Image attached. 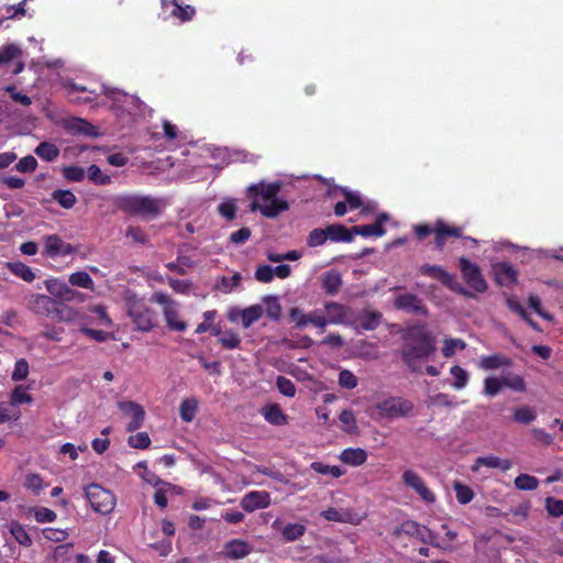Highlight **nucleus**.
I'll list each match as a JSON object with an SVG mask.
<instances>
[{"instance_id":"f257e3e1","label":"nucleus","mask_w":563,"mask_h":563,"mask_svg":"<svg viewBox=\"0 0 563 563\" xmlns=\"http://www.w3.org/2000/svg\"><path fill=\"white\" fill-rule=\"evenodd\" d=\"M400 357L411 373L421 374L423 363L434 358L437 353V335L426 324L407 328L402 334Z\"/></svg>"},{"instance_id":"f03ea898","label":"nucleus","mask_w":563,"mask_h":563,"mask_svg":"<svg viewBox=\"0 0 563 563\" xmlns=\"http://www.w3.org/2000/svg\"><path fill=\"white\" fill-rule=\"evenodd\" d=\"M114 205L120 211L146 221L156 219L165 207L161 199L142 195L118 196Z\"/></svg>"},{"instance_id":"7ed1b4c3","label":"nucleus","mask_w":563,"mask_h":563,"mask_svg":"<svg viewBox=\"0 0 563 563\" xmlns=\"http://www.w3.org/2000/svg\"><path fill=\"white\" fill-rule=\"evenodd\" d=\"M280 188L282 184L279 181L272 184L261 183L258 185H252L249 188L250 195L261 196L264 201L269 203L260 205L258 202L254 201L251 203V210H258L264 217L269 219H274L280 212L288 210L289 203L284 199L277 198Z\"/></svg>"},{"instance_id":"20e7f679","label":"nucleus","mask_w":563,"mask_h":563,"mask_svg":"<svg viewBox=\"0 0 563 563\" xmlns=\"http://www.w3.org/2000/svg\"><path fill=\"white\" fill-rule=\"evenodd\" d=\"M126 312L139 331L148 332L157 324L155 311L140 300L130 299Z\"/></svg>"},{"instance_id":"39448f33","label":"nucleus","mask_w":563,"mask_h":563,"mask_svg":"<svg viewBox=\"0 0 563 563\" xmlns=\"http://www.w3.org/2000/svg\"><path fill=\"white\" fill-rule=\"evenodd\" d=\"M85 496L93 511L108 515L115 507V497L112 492L104 489L98 484H90L85 488Z\"/></svg>"},{"instance_id":"423d86ee","label":"nucleus","mask_w":563,"mask_h":563,"mask_svg":"<svg viewBox=\"0 0 563 563\" xmlns=\"http://www.w3.org/2000/svg\"><path fill=\"white\" fill-rule=\"evenodd\" d=\"M401 534L413 537L421 542L431 544L433 547H439V544L435 543V533L427 527L420 526L418 522L412 520L404 521L399 527L394 529L393 536L395 538H400Z\"/></svg>"},{"instance_id":"0eeeda50","label":"nucleus","mask_w":563,"mask_h":563,"mask_svg":"<svg viewBox=\"0 0 563 563\" xmlns=\"http://www.w3.org/2000/svg\"><path fill=\"white\" fill-rule=\"evenodd\" d=\"M376 408L384 417L398 418L408 416L413 409V404L400 397H390L378 402Z\"/></svg>"},{"instance_id":"6e6552de","label":"nucleus","mask_w":563,"mask_h":563,"mask_svg":"<svg viewBox=\"0 0 563 563\" xmlns=\"http://www.w3.org/2000/svg\"><path fill=\"white\" fill-rule=\"evenodd\" d=\"M394 307L397 310L405 311L410 314L428 317L429 311L423 300L411 292L399 294L394 299Z\"/></svg>"},{"instance_id":"1a4fd4ad","label":"nucleus","mask_w":563,"mask_h":563,"mask_svg":"<svg viewBox=\"0 0 563 563\" xmlns=\"http://www.w3.org/2000/svg\"><path fill=\"white\" fill-rule=\"evenodd\" d=\"M460 268L466 284L478 292H484L487 289V283L482 276L479 267L466 260L460 258Z\"/></svg>"},{"instance_id":"9d476101","label":"nucleus","mask_w":563,"mask_h":563,"mask_svg":"<svg viewBox=\"0 0 563 563\" xmlns=\"http://www.w3.org/2000/svg\"><path fill=\"white\" fill-rule=\"evenodd\" d=\"M402 481L408 487L412 488L423 501L428 504L435 501L434 494L427 487L421 476L416 472L411 470L405 471L402 474Z\"/></svg>"},{"instance_id":"9b49d317","label":"nucleus","mask_w":563,"mask_h":563,"mask_svg":"<svg viewBox=\"0 0 563 563\" xmlns=\"http://www.w3.org/2000/svg\"><path fill=\"white\" fill-rule=\"evenodd\" d=\"M119 408L124 415L131 417L126 431L132 432L142 427L145 418V411L142 406L133 401H122L119 402Z\"/></svg>"},{"instance_id":"f8f14e48","label":"nucleus","mask_w":563,"mask_h":563,"mask_svg":"<svg viewBox=\"0 0 563 563\" xmlns=\"http://www.w3.org/2000/svg\"><path fill=\"white\" fill-rule=\"evenodd\" d=\"M27 308L37 314L53 316L57 312L55 301L46 295L32 294L27 297Z\"/></svg>"},{"instance_id":"ddd939ff","label":"nucleus","mask_w":563,"mask_h":563,"mask_svg":"<svg viewBox=\"0 0 563 563\" xmlns=\"http://www.w3.org/2000/svg\"><path fill=\"white\" fill-rule=\"evenodd\" d=\"M269 505L271 495L265 490L250 492L241 500V507L247 512L267 508Z\"/></svg>"},{"instance_id":"4468645a","label":"nucleus","mask_w":563,"mask_h":563,"mask_svg":"<svg viewBox=\"0 0 563 563\" xmlns=\"http://www.w3.org/2000/svg\"><path fill=\"white\" fill-rule=\"evenodd\" d=\"M66 129L74 135L97 137L100 135L98 128L81 118H70L66 121Z\"/></svg>"},{"instance_id":"2eb2a0df","label":"nucleus","mask_w":563,"mask_h":563,"mask_svg":"<svg viewBox=\"0 0 563 563\" xmlns=\"http://www.w3.org/2000/svg\"><path fill=\"white\" fill-rule=\"evenodd\" d=\"M46 288L52 296L63 301H73L76 299V290L70 288L64 282L57 279L49 280L46 283Z\"/></svg>"},{"instance_id":"dca6fc26","label":"nucleus","mask_w":563,"mask_h":563,"mask_svg":"<svg viewBox=\"0 0 563 563\" xmlns=\"http://www.w3.org/2000/svg\"><path fill=\"white\" fill-rule=\"evenodd\" d=\"M251 553V547L243 540L234 539L225 543L224 554L231 560H240Z\"/></svg>"},{"instance_id":"f3484780","label":"nucleus","mask_w":563,"mask_h":563,"mask_svg":"<svg viewBox=\"0 0 563 563\" xmlns=\"http://www.w3.org/2000/svg\"><path fill=\"white\" fill-rule=\"evenodd\" d=\"M511 465L512 463L510 460H503L494 455L479 456L476 459L474 465L472 466V471L477 472L481 466L508 471L510 470Z\"/></svg>"},{"instance_id":"a211bd4d","label":"nucleus","mask_w":563,"mask_h":563,"mask_svg":"<svg viewBox=\"0 0 563 563\" xmlns=\"http://www.w3.org/2000/svg\"><path fill=\"white\" fill-rule=\"evenodd\" d=\"M496 282L499 285H509L517 280V271L508 263H498L494 266Z\"/></svg>"},{"instance_id":"6ab92c4d","label":"nucleus","mask_w":563,"mask_h":563,"mask_svg":"<svg viewBox=\"0 0 563 563\" xmlns=\"http://www.w3.org/2000/svg\"><path fill=\"white\" fill-rule=\"evenodd\" d=\"M328 233V240L332 242H352L353 232L352 228L347 229L343 224L334 223L325 227Z\"/></svg>"},{"instance_id":"aec40b11","label":"nucleus","mask_w":563,"mask_h":563,"mask_svg":"<svg viewBox=\"0 0 563 563\" xmlns=\"http://www.w3.org/2000/svg\"><path fill=\"white\" fill-rule=\"evenodd\" d=\"M367 453L365 450L349 448L341 452L340 460L352 466H360L366 462Z\"/></svg>"},{"instance_id":"412c9836","label":"nucleus","mask_w":563,"mask_h":563,"mask_svg":"<svg viewBox=\"0 0 563 563\" xmlns=\"http://www.w3.org/2000/svg\"><path fill=\"white\" fill-rule=\"evenodd\" d=\"M262 413L267 422L274 426H285L288 422L287 416L279 405L272 404L263 408Z\"/></svg>"},{"instance_id":"4be33fe9","label":"nucleus","mask_w":563,"mask_h":563,"mask_svg":"<svg viewBox=\"0 0 563 563\" xmlns=\"http://www.w3.org/2000/svg\"><path fill=\"white\" fill-rule=\"evenodd\" d=\"M419 272L422 275H426L433 279L439 280L444 286H446V284L451 283V277L453 276L439 265L424 264V265L420 266Z\"/></svg>"},{"instance_id":"5701e85b","label":"nucleus","mask_w":563,"mask_h":563,"mask_svg":"<svg viewBox=\"0 0 563 563\" xmlns=\"http://www.w3.org/2000/svg\"><path fill=\"white\" fill-rule=\"evenodd\" d=\"M325 313L328 323H344L346 320V308L338 302H329L325 305Z\"/></svg>"},{"instance_id":"b1692460","label":"nucleus","mask_w":563,"mask_h":563,"mask_svg":"<svg viewBox=\"0 0 563 563\" xmlns=\"http://www.w3.org/2000/svg\"><path fill=\"white\" fill-rule=\"evenodd\" d=\"M162 4L163 7H166L167 4H172L173 5V10L170 11V14L177 19H179L181 22H187V21H190L195 13H196V10L194 7L191 5H180L177 0H172V1H167V0H162Z\"/></svg>"},{"instance_id":"393cba45","label":"nucleus","mask_w":563,"mask_h":563,"mask_svg":"<svg viewBox=\"0 0 563 563\" xmlns=\"http://www.w3.org/2000/svg\"><path fill=\"white\" fill-rule=\"evenodd\" d=\"M512 364V361L501 354H493L483 356L479 362V366L484 369H496L499 367H508Z\"/></svg>"},{"instance_id":"a878e982","label":"nucleus","mask_w":563,"mask_h":563,"mask_svg":"<svg viewBox=\"0 0 563 563\" xmlns=\"http://www.w3.org/2000/svg\"><path fill=\"white\" fill-rule=\"evenodd\" d=\"M342 286V278L338 272L331 271L322 275V288L329 295H335Z\"/></svg>"},{"instance_id":"bb28decb","label":"nucleus","mask_w":563,"mask_h":563,"mask_svg":"<svg viewBox=\"0 0 563 563\" xmlns=\"http://www.w3.org/2000/svg\"><path fill=\"white\" fill-rule=\"evenodd\" d=\"M164 318L167 327L175 331H184L187 328V323L178 320V310L176 303L174 306H167L164 308Z\"/></svg>"},{"instance_id":"cd10ccee","label":"nucleus","mask_w":563,"mask_h":563,"mask_svg":"<svg viewBox=\"0 0 563 563\" xmlns=\"http://www.w3.org/2000/svg\"><path fill=\"white\" fill-rule=\"evenodd\" d=\"M321 516L328 521L353 522V514L347 509L328 508Z\"/></svg>"},{"instance_id":"c85d7f7f","label":"nucleus","mask_w":563,"mask_h":563,"mask_svg":"<svg viewBox=\"0 0 563 563\" xmlns=\"http://www.w3.org/2000/svg\"><path fill=\"white\" fill-rule=\"evenodd\" d=\"M239 313L242 319L243 328L247 329L262 317L263 308L260 305H253L241 310Z\"/></svg>"},{"instance_id":"c756f323","label":"nucleus","mask_w":563,"mask_h":563,"mask_svg":"<svg viewBox=\"0 0 563 563\" xmlns=\"http://www.w3.org/2000/svg\"><path fill=\"white\" fill-rule=\"evenodd\" d=\"M34 153L46 162L55 161L59 155V148L49 142H41Z\"/></svg>"},{"instance_id":"7c9ffc66","label":"nucleus","mask_w":563,"mask_h":563,"mask_svg":"<svg viewBox=\"0 0 563 563\" xmlns=\"http://www.w3.org/2000/svg\"><path fill=\"white\" fill-rule=\"evenodd\" d=\"M51 197L52 200L56 201L60 207L65 209H71L77 202L76 196L70 190L66 189L54 190Z\"/></svg>"},{"instance_id":"2f4dec72","label":"nucleus","mask_w":563,"mask_h":563,"mask_svg":"<svg viewBox=\"0 0 563 563\" xmlns=\"http://www.w3.org/2000/svg\"><path fill=\"white\" fill-rule=\"evenodd\" d=\"M5 266L12 274L25 282L31 283L35 279V274L27 265L23 264L22 262H8L5 263Z\"/></svg>"},{"instance_id":"473e14b6","label":"nucleus","mask_w":563,"mask_h":563,"mask_svg":"<svg viewBox=\"0 0 563 563\" xmlns=\"http://www.w3.org/2000/svg\"><path fill=\"white\" fill-rule=\"evenodd\" d=\"M353 236L362 235V236H383L386 233L380 223L365 224V225H355L352 227Z\"/></svg>"},{"instance_id":"72a5a7b5","label":"nucleus","mask_w":563,"mask_h":563,"mask_svg":"<svg viewBox=\"0 0 563 563\" xmlns=\"http://www.w3.org/2000/svg\"><path fill=\"white\" fill-rule=\"evenodd\" d=\"M305 532L306 527L301 523H288L282 529V536L286 542H292L300 539Z\"/></svg>"},{"instance_id":"f704fd0d","label":"nucleus","mask_w":563,"mask_h":563,"mask_svg":"<svg viewBox=\"0 0 563 563\" xmlns=\"http://www.w3.org/2000/svg\"><path fill=\"white\" fill-rule=\"evenodd\" d=\"M198 409V402L196 399H185L179 406L180 418L185 422H190L195 419Z\"/></svg>"},{"instance_id":"c9c22d12","label":"nucleus","mask_w":563,"mask_h":563,"mask_svg":"<svg viewBox=\"0 0 563 563\" xmlns=\"http://www.w3.org/2000/svg\"><path fill=\"white\" fill-rule=\"evenodd\" d=\"M69 283L71 286L81 287L85 289H93L95 283L87 272H76L69 276Z\"/></svg>"},{"instance_id":"e433bc0d","label":"nucleus","mask_w":563,"mask_h":563,"mask_svg":"<svg viewBox=\"0 0 563 563\" xmlns=\"http://www.w3.org/2000/svg\"><path fill=\"white\" fill-rule=\"evenodd\" d=\"M504 387H508L515 391L523 393L527 389L526 382L522 376L508 373L503 376Z\"/></svg>"},{"instance_id":"4c0bfd02","label":"nucleus","mask_w":563,"mask_h":563,"mask_svg":"<svg viewBox=\"0 0 563 563\" xmlns=\"http://www.w3.org/2000/svg\"><path fill=\"white\" fill-rule=\"evenodd\" d=\"M515 487L520 490H534L539 486L537 477L529 474H520L515 478Z\"/></svg>"},{"instance_id":"58836bf2","label":"nucleus","mask_w":563,"mask_h":563,"mask_svg":"<svg viewBox=\"0 0 563 563\" xmlns=\"http://www.w3.org/2000/svg\"><path fill=\"white\" fill-rule=\"evenodd\" d=\"M22 51L15 44H8L0 48V66L21 57Z\"/></svg>"},{"instance_id":"ea45409f","label":"nucleus","mask_w":563,"mask_h":563,"mask_svg":"<svg viewBox=\"0 0 563 563\" xmlns=\"http://www.w3.org/2000/svg\"><path fill=\"white\" fill-rule=\"evenodd\" d=\"M382 317H383V314L380 312H378V311L365 312L360 318L361 327L364 330H368V331L375 330L379 325Z\"/></svg>"},{"instance_id":"a19ab883","label":"nucleus","mask_w":563,"mask_h":563,"mask_svg":"<svg viewBox=\"0 0 563 563\" xmlns=\"http://www.w3.org/2000/svg\"><path fill=\"white\" fill-rule=\"evenodd\" d=\"M87 175L90 181L96 185L104 186L111 184V177L101 172V169L92 164L88 167Z\"/></svg>"},{"instance_id":"79ce46f5","label":"nucleus","mask_w":563,"mask_h":563,"mask_svg":"<svg viewBox=\"0 0 563 563\" xmlns=\"http://www.w3.org/2000/svg\"><path fill=\"white\" fill-rule=\"evenodd\" d=\"M264 303L266 305V313L273 320H279L282 316V307L278 302L277 297L275 296H265L263 298Z\"/></svg>"},{"instance_id":"37998d69","label":"nucleus","mask_w":563,"mask_h":563,"mask_svg":"<svg viewBox=\"0 0 563 563\" xmlns=\"http://www.w3.org/2000/svg\"><path fill=\"white\" fill-rule=\"evenodd\" d=\"M450 373L454 377V382L452 383L453 388L462 389L467 385L468 374L464 368L459 365H454L451 367Z\"/></svg>"},{"instance_id":"c03bdc74","label":"nucleus","mask_w":563,"mask_h":563,"mask_svg":"<svg viewBox=\"0 0 563 563\" xmlns=\"http://www.w3.org/2000/svg\"><path fill=\"white\" fill-rule=\"evenodd\" d=\"M327 240H328L327 228H324V229L317 228V229H313L312 231H310L308 239H307V244L311 247H316V246L323 245L327 242Z\"/></svg>"},{"instance_id":"a18cd8bd","label":"nucleus","mask_w":563,"mask_h":563,"mask_svg":"<svg viewBox=\"0 0 563 563\" xmlns=\"http://www.w3.org/2000/svg\"><path fill=\"white\" fill-rule=\"evenodd\" d=\"M311 470L322 475H332L334 478H339L343 475V471L339 466H330L321 462H313L310 465Z\"/></svg>"},{"instance_id":"49530a36","label":"nucleus","mask_w":563,"mask_h":563,"mask_svg":"<svg viewBox=\"0 0 563 563\" xmlns=\"http://www.w3.org/2000/svg\"><path fill=\"white\" fill-rule=\"evenodd\" d=\"M466 347L465 341L462 339H445L442 347V354L444 357H451L455 354V350H464Z\"/></svg>"},{"instance_id":"de8ad7c7","label":"nucleus","mask_w":563,"mask_h":563,"mask_svg":"<svg viewBox=\"0 0 563 563\" xmlns=\"http://www.w3.org/2000/svg\"><path fill=\"white\" fill-rule=\"evenodd\" d=\"M453 488L455 492L456 499L460 504L466 505L471 503V500L474 497V493L468 486L463 485L461 483H455Z\"/></svg>"},{"instance_id":"09e8293b","label":"nucleus","mask_w":563,"mask_h":563,"mask_svg":"<svg viewBox=\"0 0 563 563\" xmlns=\"http://www.w3.org/2000/svg\"><path fill=\"white\" fill-rule=\"evenodd\" d=\"M63 240L57 234H52L45 239V251L51 256H57L60 253Z\"/></svg>"},{"instance_id":"8fccbe9b","label":"nucleus","mask_w":563,"mask_h":563,"mask_svg":"<svg viewBox=\"0 0 563 563\" xmlns=\"http://www.w3.org/2000/svg\"><path fill=\"white\" fill-rule=\"evenodd\" d=\"M434 229L440 232L445 239L446 238H462V229L459 227H450L445 224L442 220H438L435 222Z\"/></svg>"},{"instance_id":"3c124183","label":"nucleus","mask_w":563,"mask_h":563,"mask_svg":"<svg viewBox=\"0 0 563 563\" xmlns=\"http://www.w3.org/2000/svg\"><path fill=\"white\" fill-rule=\"evenodd\" d=\"M537 415L533 409L527 406H522L515 410L514 419L517 422L528 424L536 419Z\"/></svg>"},{"instance_id":"603ef678","label":"nucleus","mask_w":563,"mask_h":563,"mask_svg":"<svg viewBox=\"0 0 563 563\" xmlns=\"http://www.w3.org/2000/svg\"><path fill=\"white\" fill-rule=\"evenodd\" d=\"M276 386L280 394L287 397H294L296 395L295 384L285 376H278L276 379Z\"/></svg>"},{"instance_id":"864d4df0","label":"nucleus","mask_w":563,"mask_h":563,"mask_svg":"<svg viewBox=\"0 0 563 563\" xmlns=\"http://www.w3.org/2000/svg\"><path fill=\"white\" fill-rule=\"evenodd\" d=\"M501 387H504L503 377H487L484 380V393L490 397H494L497 394H499Z\"/></svg>"},{"instance_id":"5fc2aeb1","label":"nucleus","mask_w":563,"mask_h":563,"mask_svg":"<svg viewBox=\"0 0 563 563\" xmlns=\"http://www.w3.org/2000/svg\"><path fill=\"white\" fill-rule=\"evenodd\" d=\"M32 401V396L24 391L23 386H16L11 393L10 404L12 406H18L21 404H31Z\"/></svg>"},{"instance_id":"6e6d98bb","label":"nucleus","mask_w":563,"mask_h":563,"mask_svg":"<svg viewBox=\"0 0 563 563\" xmlns=\"http://www.w3.org/2000/svg\"><path fill=\"white\" fill-rule=\"evenodd\" d=\"M236 210L238 208L233 199L225 200L218 206V212L229 221L235 219Z\"/></svg>"},{"instance_id":"4d7b16f0","label":"nucleus","mask_w":563,"mask_h":563,"mask_svg":"<svg viewBox=\"0 0 563 563\" xmlns=\"http://www.w3.org/2000/svg\"><path fill=\"white\" fill-rule=\"evenodd\" d=\"M128 443L131 448L134 449H146L151 444V439L146 432H139L129 437Z\"/></svg>"},{"instance_id":"13d9d810","label":"nucleus","mask_w":563,"mask_h":563,"mask_svg":"<svg viewBox=\"0 0 563 563\" xmlns=\"http://www.w3.org/2000/svg\"><path fill=\"white\" fill-rule=\"evenodd\" d=\"M339 385L342 388L353 389L357 386V378L351 371L342 369L339 373Z\"/></svg>"},{"instance_id":"bf43d9fd","label":"nucleus","mask_w":563,"mask_h":563,"mask_svg":"<svg viewBox=\"0 0 563 563\" xmlns=\"http://www.w3.org/2000/svg\"><path fill=\"white\" fill-rule=\"evenodd\" d=\"M24 486L32 490L35 495H38L43 489V478L38 474H26Z\"/></svg>"},{"instance_id":"052dcab7","label":"nucleus","mask_w":563,"mask_h":563,"mask_svg":"<svg viewBox=\"0 0 563 563\" xmlns=\"http://www.w3.org/2000/svg\"><path fill=\"white\" fill-rule=\"evenodd\" d=\"M311 323L318 328L321 329L323 332L325 329V325L328 323L325 317L319 316V314H307V317H302L300 321L298 322V328H302L306 324Z\"/></svg>"},{"instance_id":"680f3d73","label":"nucleus","mask_w":563,"mask_h":563,"mask_svg":"<svg viewBox=\"0 0 563 563\" xmlns=\"http://www.w3.org/2000/svg\"><path fill=\"white\" fill-rule=\"evenodd\" d=\"M29 375V363L24 358H20L15 362L14 371L12 373V380L20 382L27 377Z\"/></svg>"},{"instance_id":"e2e57ef3","label":"nucleus","mask_w":563,"mask_h":563,"mask_svg":"<svg viewBox=\"0 0 563 563\" xmlns=\"http://www.w3.org/2000/svg\"><path fill=\"white\" fill-rule=\"evenodd\" d=\"M545 509L549 515L553 517H561L563 515V500L554 497L545 498Z\"/></svg>"},{"instance_id":"0e129e2a","label":"nucleus","mask_w":563,"mask_h":563,"mask_svg":"<svg viewBox=\"0 0 563 563\" xmlns=\"http://www.w3.org/2000/svg\"><path fill=\"white\" fill-rule=\"evenodd\" d=\"M37 167V161L34 156L27 155L19 161L15 165V169L20 173H32Z\"/></svg>"},{"instance_id":"69168bd1","label":"nucleus","mask_w":563,"mask_h":563,"mask_svg":"<svg viewBox=\"0 0 563 563\" xmlns=\"http://www.w3.org/2000/svg\"><path fill=\"white\" fill-rule=\"evenodd\" d=\"M63 176L70 181H81L85 178V170L79 166H67L63 168Z\"/></svg>"},{"instance_id":"338daca9","label":"nucleus","mask_w":563,"mask_h":563,"mask_svg":"<svg viewBox=\"0 0 563 563\" xmlns=\"http://www.w3.org/2000/svg\"><path fill=\"white\" fill-rule=\"evenodd\" d=\"M254 276L261 283H271L274 278V268L271 265H260Z\"/></svg>"},{"instance_id":"774afa93","label":"nucleus","mask_w":563,"mask_h":563,"mask_svg":"<svg viewBox=\"0 0 563 563\" xmlns=\"http://www.w3.org/2000/svg\"><path fill=\"white\" fill-rule=\"evenodd\" d=\"M219 341L224 347L231 350L239 347L241 343L240 336L232 331L224 332L223 335L219 339Z\"/></svg>"}]
</instances>
